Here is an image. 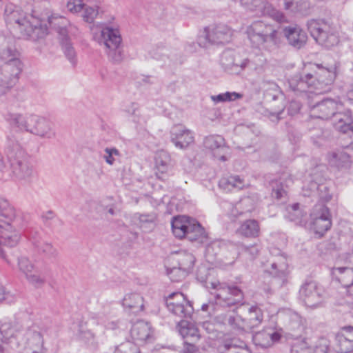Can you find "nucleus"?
Wrapping results in <instances>:
<instances>
[{"instance_id":"9","label":"nucleus","mask_w":353,"mask_h":353,"mask_svg":"<svg viewBox=\"0 0 353 353\" xmlns=\"http://www.w3.org/2000/svg\"><path fill=\"white\" fill-rule=\"evenodd\" d=\"M311 216L313 219L312 229L321 238L332 226L330 210L323 203H318L314 205Z\"/></svg>"},{"instance_id":"27","label":"nucleus","mask_w":353,"mask_h":353,"mask_svg":"<svg viewBox=\"0 0 353 353\" xmlns=\"http://www.w3.org/2000/svg\"><path fill=\"white\" fill-rule=\"evenodd\" d=\"M245 322V332H250L259 327L263 320V313L258 305H252L248 310L245 318H243Z\"/></svg>"},{"instance_id":"5","label":"nucleus","mask_w":353,"mask_h":353,"mask_svg":"<svg viewBox=\"0 0 353 353\" xmlns=\"http://www.w3.org/2000/svg\"><path fill=\"white\" fill-rule=\"evenodd\" d=\"M4 17L7 24L16 25L21 32L24 31L27 34L42 28L43 19L36 16L35 11L27 16L19 7L12 3L6 6Z\"/></svg>"},{"instance_id":"39","label":"nucleus","mask_w":353,"mask_h":353,"mask_svg":"<svg viewBox=\"0 0 353 353\" xmlns=\"http://www.w3.org/2000/svg\"><path fill=\"white\" fill-rule=\"evenodd\" d=\"M105 52L113 63H120L125 57L124 46H105Z\"/></svg>"},{"instance_id":"18","label":"nucleus","mask_w":353,"mask_h":353,"mask_svg":"<svg viewBox=\"0 0 353 353\" xmlns=\"http://www.w3.org/2000/svg\"><path fill=\"white\" fill-rule=\"evenodd\" d=\"M19 270L23 273L28 282L36 288H41L43 284V280L39 274L38 270L30 260L22 256L18 259Z\"/></svg>"},{"instance_id":"7","label":"nucleus","mask_w":353,"mask_h":353,"mask_svg":"<svg viewBox=\"0 0 353 353\" xmlns=\"http://www.w3.org/2000/svg\"><path fill=\"white\" fill-rule=\"evenodd\" d=\"M232 36V30L225 24L211 25L204 28L200 32V43L210 44H225L230 42Z\"/></svg>"},{"instance_id":"13","label":"nucleus","mask_w":353,"mask_h":353,"mask_svg":"<svg viewBox=\"0 0 353 353\" xmlns=\"http://www.w3.org/2000/svg\"><path fill=\"white\" fill-rule=\"evenodd\" d=\"M343 104L332 99H325L312 108V116L321 119L333 118L337 111L343 110Z\"/></svg>"},{"instance_id":"60","label":"nucleus","mask_w":353,"mask_h":353,"mask_svg":"<svg viewBox=\"0 0 353 353\" xmlns=\"http://www.w3.org/2000/svg\"><path fill=\"white\" fill-rule=\"evenodd\" d=\"M46 254L49 259H55L58 256L59 252L51 244L46 243Z\"/></svg>"},{"instance_id":"51","label":"nucleus","mask_w":353,"mask_h":353,"mask_svg":"<svg viewBox=\"0 0 353 353\" xmlns=\"http://www.w3.org/2000/svg\"><path fill=\"white\" fill-rule=\"evenodd\" d=\"M81 3L83 5L82 9L79 11L81 12L84 8V12L83 14V20L88 23H92L94 21V18L98 14V11L95 8L90 6H85L82 2Z\"/></svg>"},{"instance_id":"20","label":"nucleus","mask_w":353,"mask_h":353,"mask_svg":"<svg viewBox=\"0 0 353 353\" xmlns=\"http://www.w3.org/2000/svg\"><path fill=\"white\" fill-rule=\"evenodd\" d=\"M19 334L10 323L2 324L0 327V352H3L4 350L1 345L2 343L10 345L12 349L18 347L19 345Z\"/></svg>"},{"instance_id":"47","label":"nucleus","mask_w":353,"mask_h":353,"mask_svg":"<svg viewBox=\"0 0 353 353\" xmlns=\"http://www.w3.org/2000/svg\"><path fill=\"white\" fill-rule=\"evenodd\" d=\"M114 353H141L139 348L134 343L127 341L118 345Z\"/></svg>"},{"instance_id":"36","label":"nucleus","mask_w":353,"mask_h":353,"mask_svg":"<svg viewBox=\"0 0 353 353\" xmlns=\"http://www.w3.org/2000/svg\"><path fill=\"white\" fill-rule=\"evenodd\" d=\"M219 185L225 190L231 191L234 189H243L245 186V182L239 176L231 175L221 178L219 182Z\"/></svg>"},{"instance_id":"11","label":"nucleus","mask_w":353,"mask_h":353,"mask_svg":"<svg viewBox=\"0 0 353 353\" xmlns=\"http://www.w3.org/2000/svg\"><path fill=\"white\" fill-rule=\"evenodd\" d=\"M323 288L314 281H305L299 290V299L310 307L319 305L322 301Z\"/></svg>"},{"instance_id":"30","label":"nucleus","mask_w":353,"mask_h":353,"mask_svg":"<svg viewBox=\"0 0 353 353\" xmlns=\"http://www.w3.org/2000/svg\"><path fill=\"white\" fill-rule=\"evenodd\" d=\"M332 275L344 288H348L353 285V268H334Z\"/></svg>"},{"instance_id":"15","label":"nucleus","mask_w":353,"mask_h":353,"mask_svg":"<svg viewBox=\"0 0 353 353\" xmlns=\"http://www.w3.org/2000/svg\"><path fill=\"white\" fill-rule=\"evenodd\" d=\"M203 144L206 150L210 151L214 157L221 161L228 160L226 154L228 147L222 136L218 134L207 136L204 138Z\"/></svg>"},{"instance_id":"64","label":"nucleus","mask_w":353,"mask_h":353,"mask_svg":"<svg viewBox=\"0 0 353 353\" xmlns=\"http://www.w3.org/2000/svg\"><path fill=\"white\" fill-rule=\"evenodd\" d=\"M303 216V212L301 210V214H298L296 212L290 213L288 212L285 215V217L289 219L290 221H294V222H301L302 217Z\"/></svg>"},{"instance_id":"49","label":"nucleus","mask_w":353,"mask_h":353,"mask_svg":"<svg viewBox=\"0 0 353 353\" xmlns=\"http://www.w3.org/2000/svg\"><path fill=\"white\" fill-rule=\"evenodd\" d=\"M272 196L277 200H281L285 199L287 196V192L283 189V185L279 183L277 181L272 182Z\"/></svg>"},{"instance_id":"40","label":"nucleus","mask_w":353,"mask_h":353,"mask_svg":"<svg viewBox=\"0 0 353 353\" xmlns=\"http://www.w3.org/2000/svg\"><path fill=\"white\" fill-rule=\"evenodd\" d=\"M38 116L30 115L25 117L21 114H12L10 117V124L19 128V130H25L26 128L28 127V124L30 122H37Z\"/></svg>"},{"instance_id":"52","label":"nucleus","mask_w":353,"mask_h":353,"mask_svg":"<svg viewBox=\"0 0 353 353\" xmlns=\"http://www.w3.org/2000/svg\"><path fill=\"white\" fill-rule=\"evenodd\" d=\"M104 152L105 154L103 158L109 165H112L115 161V157L120 156L119 151L115 148H106Z\"/></svg>"},{"instance_id":"21","label":"nucleus","mask_w":353,"mask_h":353,"mask_svg":"<svg viewBox=\"0 0 353 353\" xmlns=\"http://www.w3.org/2000/svg\"><path fill=\"white\" fill-rule=\"evenodd\" d=\"M176 328L184 342H197L201 338L199 330L193 322L181 320L178 323Z\"/></svg>"},{"instance_id":"31","label":"nucleus","mask_w":353,"mask_h":353,"mask_svg":"<svg viewBox=\"0 0 353 353\" xmlns=\"http://www.w3.org/2000/svg\"><path fill=\"white\" fill-rule=\"evenodd\" d=\"M123 306L128 308L133 313H137L143 310V298L138 293L127 294L122 301Z\"/></svg>"},{"instance_id":"41","label":"nucleus","mask_w":353,"mask_h":353,"mask_svg":"<svg viewBox=\"0 0 353 353\" xmlns=\"http://www.w3.org/2000/svg\"><path fill=\"white\" fill-rule=\"evenodd\" d=\"M336 350L339 353H350L353 352V340H350L342 334L335 336Z\"/></svg>"},{"instance_id":"35","label":"nucleus","mask_w":353,"mask_h":353,"mask_svg":"<svg viewBox=\"0 0 353 353\" xmlns=\"http://www.w3.org/2000/svg\"><path fill=\"white\" fill-rule=\"evenodd\" d=\"M173 260L178 267L190 273L193 268L195 258L192 254L183 251L177 253Z\"/></svg>"},{"instance_id":"55","label":"nucleus","mask_w":353,"mask_h":353,"mask_svg":"<svg viewBox=\"0 0 353 353\" xmlns=\"http://www.w3.org/2000/svg\"><path fill=\"white\" fill-rule=\"evenodd\" d=\"M125 112L128 114L129 116L133 117V121L134 122H139V105L136 103H131L129 105H128Z\"/></svg>"},{"instance_id":"37","label":"nucleus","mask_w":353,"mask_h":353,"mask_svg":"<svg viewBox=\"0 0 353 353\" xmlns=\"http://www.w3.org/2000/svg\"><path fill=\"white\" fill-rule=\"evenodd\" d=\"M28 335V345L31 353H43L44 339L41 333L37 331H30Z\"/></svg>"},{"instance_id":"22","label":"nucleus","mask_w":353,"mask_h":353,"mask_svg":"<svg viewBox=\"0 0 353 353\" xmlns=\"http://www.w3.org/2000/svg\"><path fill=\"white\" fill-rule=\"evenodd\" d=\"M332 119L336 130L343 133L353 132V120L350 110L344 108L343 110L337 111Z\"/></svg>"},{"instance_id":"45","label":"nucleus","mask_w":353,"mask_h":353,"mask_svg":"<svg viewBox=\"0 0 353 353\" xmlns=\"http://www.w3.org/2000/svg\"><path fill=\"white\" fill-rule=\"evenodd\" d=\"M350 156L343 151L332 152L329 155V161L331 164L340 166L349 161Z\"/></svg>"},{"instance_id":"8","label":"nucleus","mask_w":353,"mask_h":353,"mask_svg":"<svg viewBox=\"0 0 353 353\" xmlns=\"http://www.w3.org/2000/svg\"><path fill=\"white\" fill-rule=\"evenodd\" d=\"M168 310L180 318H190L194 308L190 301L181 292H173L165 298Z\"/></svg>"},{"instance_id":"50","label":"nucleus","mask_w":353,"mask_h":353,"mask_svg":"<svg viewBox=\"0 0 353 353\" xmlns=\"http://www.w3.org/2000/svg\"><path fill=\"white\" fill-rule=\"evenodd\" d=\"M249 62V59H245L240 64L234 62H232L231 64H227L223 62V60H222V64L225 65V70H232V72L237 74L243 70Z\"/></svg>"},{"instance_id":"14","label":"nucleus","mask_w":353,"mask_h":353,"mask_svg":"<svg viewBox=\"0 0 353 353\" xmlns=\"http://www.w3.org/2000/svg\"><path fill=\"white\" fill-rule=\"evenodd\" d=\"M276 34V31L270 25H265L262 21H255L248 30L250 41L272 42Z\"/></svg>"},{"instance_id":"24","label":"nucleus","mask_w":353,"mask_h":353,"mask_svg":"<svg viewBox=\"0 0 353 353\" xmlns=\"http://www.w3.org/2000/svg\"><path fill=\"white\" fill-rule=\"evenodd\" d=\"M48 21L50 26L57 31L61 40V44H68V36L66 30V26L69 23L68 19L61 15L54 14L48 17Z\"/></svg>"},{"instance_id":"58","label":"nucleus","mask_w":353,"mask_h":353,"mask_svg":"<svg viewBox=\"0 0 353 353\" xmlns=\"http://www.w3.org/2000/svg\"><path fill=\"white\" fill-rule=\"evenodd\" d=\"M301 103L299 101H292L287 106L288 113L291 116L297 114L301 109Z\"/></svg>"},{"instance_id":"23","label":"nucleus","mask_w":353,"mask_h":353,"mask_svg":"<svg viewBox=\"0 0 353 353\" xmlns=\"http://www.w3.org/2000/svg\"><path fill=\"white\" fill-rule=\"evenodd\" d=\"M281 334L271 329L256 332L252 336V341L256 346L261 348L270 347L274 342L279 341Z\"/></svg>"},{"instance_id":"38","label":"nucleus","mask_w":353,"mask_h":353,"mask_svg":"<svg viewBox=\"0 0 353 353\" xmlns=\"http://www.w3.org/2000/svg\"><path fill=\"white\" fill-rule=\"evenodd\" d=\"M221 317L222 323L229 325L232 330L237 332H245V322L240 315L225 314Z\"/></svg>"},{"instance_id":"34","label":"nucleus","mask_w":353,"mask_h":353,"mask_svg":"<svg viewBox=\"0 0 353 353\" xmlns=\"http://www.w3.org/2000/svg\"><path fill=\"white\" fill-rule=\"evenodd\" d=\"M283 32L290 44H305L307 41V34L299 27H287Z\"/></svg>"},{"instance_id":"28","label":"nucleus","mask_w":353,"mask_h":353,"mask_svg":"<svg viewBox=\"0 0 353 353\" xmlns=\"http://www.w3.org/2000/svg\"><path fill=\"white\" fill-rule=\"evenodd\" d=\"M130 334L134 340L144 341L152 334L151 326L148 322L138 321L132 326Z\"/></svg>"},{"instance_id":"53","label":"nucleus","mask_w":353,"mask_h":353,"mask_svg":"<svg viewBox=\"0 0 353 353\" xmlns=\"http://www.w3.org/2000/svg\"><path fill=\"white\" fill-rule=\"evenodd\" d=\"M224 347L228 350L232 348L239 349V351H238L237 353L241 352V349L248 348L246 344L243 341H241L235 339L225 341Z\"/></svg>"},{"instance_id":"59","label":"nucleus","mask_w":353,"mask_h":353,"mask_svg":"<svg viewBox=\"0 0 353 353\" xmlns=\"http://www.w3.org/2000/svg\"><path fill=\"white\" fill-rule=\"evenodd\" d=\"M209 270L205 267H201L196 272V279L201 283H205L208 280Z\"/></svg>"},{"instance_id":"4","label":"nucleus","mask_w":353,"mask_h":353,"mask_svg":"<svg viewBox=\"0 0 353 353\" xmlns=\"http://www.w3.org/2000/svg\"><path fill=\"white\" fill-rule=\"evenodd\" d=\"M218 250L224 253L226 251L230 252V256L225 255L223 258L217 259V263L223 268L232 265L241 253L248 254L251 259H253L259 252V246L256 244L248 246L242 243H228L223 241H216L208 245L206 252L208 254H212L214 251Z\"/></svg>"},{"instance_id":"57","label":"nucleus","mask_w":353,"mask_h":353,"mask_svg":"<svg viewBox=\"0 0 353 353\" xmlns=\"http://www.w3.org/2000/svg\"><path fill=\"white\" fill-rule=\"evenodd\" d=\"M196 342H184L183 353H200L199 347L195 345Z\"/></svg>"},{"instance_id":"43","label":"nucleus","mask_w":353,"mask_h":353,"mask_svg":"<svg viewBox=\"0 0 353 353\" xmlns=\"http://www.w3.org/2000/svg\"><path fill=\"white\" fill-rule=\"evenodd\" d=\"M167 274L173 282H179L182 281L189 274L188 272L181 269L177 265L172 268H167Z\"/></svg>"},{"instance_id":"1","label":"nucleus","mask_w":353,"mask_h":353,"mask_svg":"<svg viewBox=\"0 0 353 353\" xmlns=\"http://www.w3.org/2000/svg\"><path fill=\"white\" fill-rule=\"evenodd\" d=\"M318 69L315 75L307 73L304 76L296 74L288 81L290 88L295 92H305L308 88H314L317 90H328L336 78V67L327 68L320 64H315Z\"/></svg>"},{"instance_id":"63","label":"nucleus","mask_w":353,"mask_h":353,"mask_svg":"<svg viewBox=\"0 0 353 353\" xmlns=\"http://www.w3.org/2000/svg\"><path fill=\"white\" fill-rule=\"evenodd\" d=\"M46 127L48 128V131L46 130V138H53L55 137V125L52 122H48L46 123Z\"/></svg>"},{"instance_id":"46","label":"nucleus","mask_w":353,"mask_h":353,"mask_svg":"<svg viewBox=\"0 0 353 353\" xmlns=\"http://www.w3.org/2000/svg\"><path fill=\"white\" fill-rule=\"evenodd\" d=\"M28 127L26 128L25 131L32 134L43 137L44 135L43 121L42 118L38 117L37 122H30L27 123Z\"/></svg>"},{"instance_id":"62","label":"nucleus","mask_w":353,"mask_h":353,"mask_svg":"<svg viewBox=\"0 0 353 353\" xmlns=\"http://www.w3.org/2000/svg\"><path fill=\"white\" fill-rule=\"evenodd\" d=\"M337 334H342L347 339L353 340V326H344L341 328V331Z\"/></svg>"},{"instance_id":"26","label":"nucleus","mask_w":353,"mask_h":353,"mask_svg":"<svg viewBox=\"0 0 353 353\" xmlns=\"http://www.w3.org/2000/svg\"><path fill=\"white\" fill-rule=\"evenodd\" d=\"M20 52L15 46H4V48L0 51V59L5 61L4 64L11 65L12 67H18L23 69V63L20 59Z\"/></svg>"},{"instance_id":"25","label":"nucleus","mask_w":353,"mask_h":353,"mask_svg":"<svg viewBox=\"0 0 353 353\" xmlns=\"http://www.w3.org/2000/svg\"><path fill=\"white\" fill-rule=\"evenodd\" d=\"M305 320L298 313L293 312L289 314V321L286 325L289 334L297 339L302 336L305 329Z\"/></svg>"},{"instance_id":"10","label":"nucleus","mask_w":353,"mask_h":353,"mask_svg":"<svg viewBox=\"0 0 353 353\" xmlns=\"http://www.w3.org/2000/svg\"><path fill=\"white\" fill-rule=\"evenodd\" d=\"M265 271L274 278L271 286L264 288L266 293L272 294L274 288H281L286 283L288 272L285 259L281 258L278 261H272L270 267L267 268Z\"/></svg>"},{"instance_id":"2","label":"nucleus","mask_w":353,"mask_h":353,"mask_svg":"<svg viewBox=\"0 0 353 353\" xmlns=\"http://www.w3.org/2000/svg\"><path fill=\"white\" fill-rule=\"evenodd\" d=\"M16 212L8 202L0 198V256L8 262L3 247L16 246L21 238L19 232L14 229L16 224Z\"/></svg>"},{"instance_id":"17","label":"nucleus","mask_w":353,"mask_h":353,"mask_svg":"<svg viewBox=\"0 0 353 353\" xmlns=\"http://www.w3.org/2000/svg\"><path fill=\"white\" fill-rule=\"evenodd\" d=\"M170 141L177 148L185 149L194 142L193 133L183 125H175L170 130Z\"/></svg>"},{"instance_id":"32","label":"nucleus","mask_w":353,"mask_h":353,"mask_svg":"<svg viewBox=\"0 0 353 353\" xmlns=\"http://www.w3.org/2000/svg\"><path fill=\"white\" fill-rule=\"evenodd\" d=\"M237 232L245 237H257L260 232L259 223L255 219L245 220L241 224Z\"/></svg>"},{"instance_id":"6","label":"nucleus","mask_w":353,"mask_h":353,"mask_svg":"<svg viewBox=\"0 0 353 353\" xmlns=\"http://www.w3.org/2000/svg\"><path fill=\"white\" fill-rule=\"evenodd\" d=\"M211 285L217 291L214 295L216 303L222 307L240 304L244 299V294L237 285L220 282L211 283Z\"/></svg>"},{"instance_id":"61","label":"nucleus","mask_w":353,"mask_h":353,"mask_svg":"<svg viewBox=\"0 0 353 353\" xmlns=\"http://www.w3.org/2000/svg\"><path fill=\"white\" fill-rule=\"evenodd\" d=\"M223 94L225 99V102L235 101L236 99H239L243 97L242 94L236 92H226L225 93H223Z\"/></svg>"},{"instance_id":"16","label":"nucleus","mask_w":353,"mask_h":353,"mask_svg":"<svg viewBox=\"0 0 353 353\" xmlns=\"http://www.w3.org/2000/svg\"><path fill=\"white\" fill-rule=\"evenodd\" d=\"M22 69L3 64L0 67V96L5 94L17 83Z\"/></svg>"},{"instance_id":"3","label":"nucleus","mask_w":353,"mask_h":353,"mask_svg":"<svg viewBox=\"0 0 353 353\" xmlns=\"http://www.w3.org/2000/svg\"><path fill=\"white\" fill-rule=\"evenodd\" d=\"M5 153L10 165V175L17 181L28 180L32 170L27 161L25 151L12 134L7 137Z\"/></svg>"},{"instance_id":"44","label":"nucleus","mask_w":353,"mask_h":353,"mask_svg":"<svg viewBox=\"0 0 353 353\" xmlns=\"http://www.w3.org/2000/svg\"><path fill=\"white\" fill-rule=\"evenodd\" d=\"M139 226L145 230H151L154 227L156 216L154 214H139Z\"/></svg>"},{"instance_id":"48","label":"nucleus","mask_w":353,"mask_h":353,"mask_svg":"<svg viewBox=\"0 0 353 353\" xmlns=\"http://www.w3.org/2000/svg\"><path fill=\"white\" fill-rule=\"evenodd\" d=\"M61 50L65 58L70 61L72 67L77 64V52L73 46H61Z\"/></svg>"},{"instance_id":"54","label":"nucleus","mask_w":353,"mask_h":353,"mask_svg":"<svg viewBox=\"0 0 353 353\" xmlns=\"http://www.w3.org/2000/svg\"><path fill=\"white\" fill-rule=\"evenodd\" d=\"M330 343L325 338H321L314 349L315 353H327L329 351Z\"/></svg>"},{"instance_id":"19","label":"nucleus","mask_w":353,"mask_h":353,"mask_svg":"<svg viewBox=\"0 0 353 353\" xmlns=\"http://www.w3.org/2000/svg\"><path fill=\"white\" fill-rule=\"evenodd\" d=\"M93 39L99 44H121L122 39L119 30L112 28L92 29Z\"/></svg>"},{"instance_id":"56","label":"nucleus","mask_w":353,"mask_h":353,"mask_svg":"<svg viewBox=\"0 0 353 353\" xmlns=\"http://www.w3.org/2000/svg\"><path fill=\"white\" fill-rule=\"evenodd\" d=\"M83 4L81 3V0H69L67 2V9L72 13H77L83 8Z\"/></svg>"},{"instance_id":"29","label":"nucleus","mask_w":353,"mask_h":353,"mask_svg":"<svg viewBox=\"0 0 353 353\" xmlns=\"http://www.w3.org/2000/svg\"><path fill=\"white\" fill-rule=\"evenodd\" d=\"M192 219V218L186 216H179L172 219L171 222L172 230L176 238L185 237Z\"/></svg>"},{"instance_id":"33","label":"nucleus","mask_w":353,"mask_h":353,"mask_svg":"<svg viewBox=\"0 0 353 353\" xmlns=\"http://www.w3.org/2000/svg\"><path fill=\"white\" fill-rule=\"evenodd\" d=\"M185 238L190 241H198L203 243V240L207 238V234L201 225L196 220L192 219Z\"/></svg>"},{"instance_id":"42","label":"nucleus","mask_w":353,"mask_h":353,"mask_svg":"<svg viewBox=\"0 0 353 353\" xmlns=\"http://www.w3.org/2000/svg\"><path fill=\"white\" fill-rule=\"evenodd\" d=\"M155 164L158 172L166 173L170 166V157L165 152H159L155 157Z\"/></svg>"},{"instance_id":"12","label":"nucleus","mask_w":353,"mask_h":353,"mask_svg":"<svg viewBox=\"0 0 353 353\" xmlns=\"http://www.w3.org/2000/svg\"><path fill=\"white\" fill-rule=\"evenodd\" d=\"M307 26L310 35L319 44L327 42L333 33L332 24L325 19H311L307 21Z\"/></svg>"}]
</instances>
